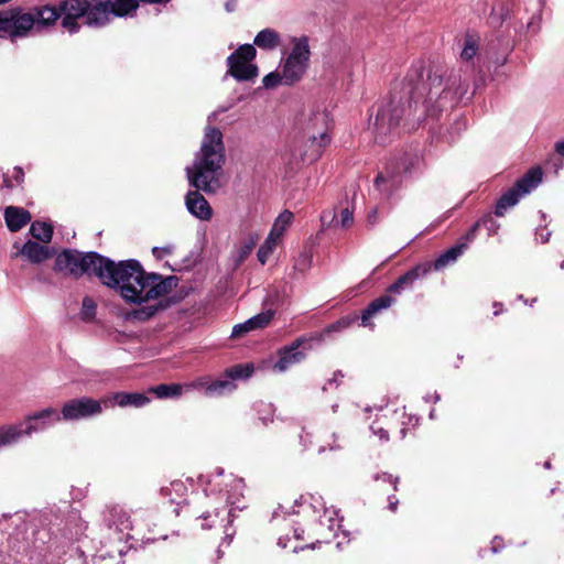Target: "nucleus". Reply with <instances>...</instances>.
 <instances>
[{"mask_svg":"<svg viewBox=\"0 0 564 564\" xmlns=\"http://www.w3.org/2000/svg\"><path fill=\"white\" fill-rule=\"evenodd\" d=\"M54 270L75 278L96 275L104 285L117 290L126 303L137 306L126 314L130 322H147L166 308L160 299L178 284L177 276L147 272L135 259L115 262L94 251L63 250L55 259Z\"/></svg>","mask_w":564,"mask_h":564,"instance_id":"1","label":"nucleus"},{"mask_svg":"<svg viewBox=\"0 0 564 564\" xmlns=\"http://www.w3.org/2000/svg\"><path fill=\"white\" fill-rule=\"evenodd\" d=\"M224 162L225 147L223 133L217 128L207 127L194 165L192 169H186L191 184L197 189L187 193L185 199L186 207L193 216L202 220L210 219L213 212L208 202L198 191L214 193L220 187Z\"/></svg>","mask_w":564,"mask_h":564,"instance_id":"2","label":"nucleus"},{"mask_svg":"<svg viewBox=\"0 0 564 564\" xmlns=\"http://www.w3.org/2000/svg\"><path fill=\"white\" fill-rule=\"evenodd\" d=\"M318 507L313 503L294 501L291 508L280 505L272 513V520L280 517L284 518L286 514H302L304 527L299 524L293 529L294 538L303 539L305 530L313 535L321 536L327 540L330 535H335V529L339 527L337 513L333 509L325 508L322 503L316 501Z\"/></svg>","mask_w":564,"mask_h":564,"instance_id":"3","label":"nucleus"},{"mask_svg":"<svg viewBox=\"0 0 564 564\" xmlns=\"http://www.w3.org/2000/svg\"><path fill=\"white\" fill-rule=\"evenodd\" d=\"M58 422H61L59 411L48 406L28 415L23 422L1 426L0 435L4 440L3 443L8 446L19 442L24 436L43 432Z\"/></svg>","mask_w":564,"mask_h":564,"instance_id":"4","label":"nucleus"},{"mask_svg":"<svg viewBox=\"0 0 564 564\" xmlns=\"http://www.w3.org/2000/svg\"><path fill=\"white\" fill-rule=\"evenodd\" d=\"M509 51V43L503 44L500 40L490 41L480 47V35L475 31H467L459 56L464 62L478 57L492 63L496 67H501L507 64Z\"/></svg>","mask_w":564,"mask_h":564,"instance_id":"5","label":"nucleus"},{"mask_svg":"<svg viewBox=\"0 0 564 564\" xmlns=\"http://www.w3.org/2000/svg\"><path fill=\"white\" fill-rule=\"evenodd\" d=\"M84 24L101 29L111 23L113 18L131 15L139 7L138 0H88Z\"/></svg>","mask_w":564,"mask_h":564,"instance_id":"6","label":"nucleus"},{"mask_svg":"<svg viewBox=\"0 0 564 564\" xmlns=\"http://www.w3.org/2000/svg\"><path fill=\"white\" fill-rule=\"evenodd\" d=\"M330 143L329 134L317 135L302 133L301 138L283 153V161L291 167H300L303 164H311L317 161L326 147Z\"/></svg>","mask_w":564,"mask_h":564,"instance_id":"7","label":"nucleus"},{"mask_svg":"<svg viewBox=\"0 0 564 564\" xmlns=\"http://www.w3.org/2000/svg\"><path fill=\"white\" fill-rule=\"evenodd\" d=\"M200 487L206 496L218 492L220 498H225L227 505L235 509L242 510L245 506L240 505L243 498L245 481L242 478L234 475H225L223 469H217L215 475L198 477Z\"/></svg>","mask_w":564,"mask_h":564,"instance_id":"8","label":"nucleus"},{"mask_svg":"<svg viewBox=\"0 0 564 564\" xmlns=\"http://www.w3.org/2000/svg\"><path fill=\"white\" fill-rule=\"evenodd\" d=\"M252 372L253 366L251 364H240L227 369L218 379L214 380L210 377H199L187 384L186 388L202 390L204 394L209 398L221 397L236 389L235 380L247 379Z\"/></svg>","mask_w":564,"mask_h":564,"instance_id":"9","label":"nucleus"},{"mask_svg":"<svg viewBox=\"0 0 564 564\" xmlns=\"http://www.w3.org/2000/svg\"><path fill=\"white\" fill-rule=\"evenodd\" d=\"M35 28V22L29 11L21 7H10L0 10V39L11 43L29 37Z\"/></svg>","mask_w":564,"mask_h":564,"instance_id":"10","label":"nucleus"},{"mask_svg":"<svg viewBox=\"0 0 564 564\" xmlns=\"http://www.w3.org/2000/svg\"><path fill=\"white\" fill-rule=\"evenodd\" d=\"M420 163V156L414 154H404L402 158L390 162L383 173H379L375 180V186L386 195H390L397 189L402 181L403 174H409Z\"/></svg>","mask_w":564,"mask_h":564,"instance_id":"11","label":"nucleus"},{"mask_svg":"<svg viewBox=\"0 0 564 564\" xmlns=\"http://www.w3.org/2000/svg\"><path fill=\"white\" fill-rule=\"evenodd\" d=\"M282 70H306L312 56L310 39L307 35H289L286 44L281 46Z\"/></svg>","mask_w":564,"mask_h":564,"instance_id":"12","label":"nucleus"},{"mask_svg":"<svg viewBox=\"0 0 564 564\" xmlns=\"http://www.w3.org/2000/svg\"><path fill=\"white\" fill-rule=\"evenodd\" d=\"M542 181V170L533 167L517 181L513 187L501 195L496 204L495 214L502 217L507 209L513 207L519 199L531 193Z\"/></svg>","mask_w":564,"mask_h":564,"instance_id":"13","label":"nucleus"},{"mask_svg":"<svg viewBox=\"0 0 564 564\" xmlns=\"http://www.w3.org/2000/svg\"><path fill=\"white\" fill-rule=\"evenodd\" d=\"M102 412L101 401L88 397L72 399L64 403L61 421H80L99 415Z\"/></svg>","mask_w":564,"mask_h":564,"instance_id":"14","label":"nucleus"},{"mask_svg":"<svg viewBox=\"0 0 564 564\" xmlns=\"http://www.w3.org/2000/svg\"><path fill=\"white\" fill-rule=\"evenodd\" d=\"M403 109L393 101L378 110L375 120L376 141L384 143L387 137L395 129L402 117Z\"/></svg>","mask_w":564,"mask_h":564,"instance_id":"15","label":"nucleus"},{"mask_svg":"<svg viewBox=\"0 0 564 564\" xmlns=\"http://www.w3.org/2000/svg\"><path fill=\"white\" fill-rule=\"evenodd\" d=\"M102 521L107 529L118 534L120 542L127 540L130 536V531L133 529L130 513L120 506L107 507L102 511Z\"/></svg>","mask_w":564,"mask_h":564,"instance_id":"16","label":"nucleus"},{"mask_svg":"<svg viewBox=\"0 0 564 564\" xmlns=\"http://www.w3.org/2000/svg\"><path fill=\"white\" fill-rule=\"evenodd\" d=\"M329 116L325 109H317L307 115H302L299 127L304 134H312L315 132L317 135L328 134Z\"/></svg>","mask_w":564,"mask_h":564,"instance_id":"17","label":"nucleus"},{"mask_svg":"<svg viewBox=\"0 0 564 564\" xmlns=\"http://www.w3.org/2000/svg\"><path fill=\"white\" fill-rule=\"evenodd\" d=\"M303 339H296L290 346H285L278 351V360L272 369L275 372H284L293 365L301 362L305 358V354L299 348L303 344Z\"/></svg>","mask_w":564,"mask_h":564,"instance_id":"18","label":"nucleus"},{"mask_svg":"<svg viewBox=\"0 0 564 564\" xmlns=\"http://www.w3.org/2000/svg\"><path fill=\"white\" fill-rule=\"evenodd\" d=\"M254 44H243L227 57L228 70H258L249 64L256 57Z\"/></svg>","mask_w":564,"mask_h":564,"instance_id":"19","label":"nucleus"},{"mask_svg":"<svg viewBox=\"0 0 564 564\" xmlns=\"http://www.w3.org/2000/svg\"><path fill=\"white\" fill-rule=\"evenodd\" d=\"M432 265L430 263L419 264L403 275H401L394 283L388 288V292L400 294L406 289H411L416 280L425 276L431 271Z\"/></svg>","mask_w":564,"mask_h":564,"instance_id":"20","label":"nucleus"},{"mask_svg":"<svg viewBox=\"0 0 564 564\" xmlns=\"http://www.w3.org/2000/svg\"><path fill=\"white\" fill-rule=\"evenodd\" d=\"M29 13L35 22L34 30L40 31L43 28L51 26L62 17L61 8L53 6H42L32 8Z\"/></svg>","mask_w":564,"mask_h":564,"instance_id":"21","label":"nucleus"},{"mask_svg":"<svg viewBox=\"0 0 564 564\" xmlns=\"http://www.w3.org/2000/svg\"><path fill=\"white\" fill-rule=\"evenodd\" d=\"M273 317L272 311L261 312L243 323L234 326L231 332L232 338L242 337L251 330L261 329L269 325Z\"/></svg>","mask_w":564,"mask_h":564,"instance_id":"22","label":"nucleus"},{"mask_svg":"<svg viewBox=\"0 0 564 564\" xmlns=\"http://www.w3.org/2000/svg\"><path fill=\"white\" fill-rule=\"evenodd\" d=\"M395 302V299L389 294L381 295L371 301L368 306L361 313V325L364 327L375 328V324L371 323V318L384 310H388Z\"/></svg>","mask_w":564,"mask_h":564,"instance_id":"23","label":"nucleus"},{"mask_svg":"<svg viewBox=\"0 0 564 564\" xmlns=\"http://www.w3.org/2000/svg\"><path fill=\"white\" fill-rule=\"evenodd\" d=\"M18 254L26 258L32 263H41L52 257V251L46 246L29 240L22 246Z\"/></svg>","mask_w":564,"mask_h":564,"instance_id":"24","label":"nucleus"},{"mask_svg":"<svg viewBox=\"0 0 564 564\" xmlns=\"http://www.w3.org/2000/svg\"><path fill=\"white\" fill-rule=\"evenodd\" d=\"M4 219L9 230L14 232L31 220V215L23 208L9 206L4 210Z\"/></svg>","mask_w":564,"mask_h":564,"instance_id":"25","label":"nucleus"},{"mask_svg":"<svg viewBox=\"0 0 564 564\" xmlns=\"http://www.w3.org/2000/svg\"><path fill=\"white\" fill-rule=\"evenodd\" d=\"M282 39L280 33L271 28H265L258 32L253 39L254 46L264 51H273L281 46Z\"/></svg>","mask_w":564,"mask_h":564,"instance_id":"26","label":"nucleus"},{"mask_svg":"<svg viewBox=\"0 0 564 564\" xmlns=\"http://www.w3.org/2000/svg\"><path fill=\"white\" fill-rule=\"evenodd\" d=\"M188 492L187 485L182 480H174L169 486L161 488V495L165 497L170 503L181 506L186 502V496Z\"/></svg>","mask_w":564,"mask_h":564,"instance_id":"27","label":"nucleus"},{"mask_svg":"<svg viewBox=\"0 0 564 564\" xmlns=\"http://www.w3.org/2000/svg\"><path fill=\"white\" fill-rule=\"evenodd\" d=\"M111 400L120 408H142L150 402V398L139 392H116Z\"/></svg>","mask_w":564,"mask_h":564,"instance_id":"28","label":"nucleus"},{"mask_svg":"<svg viewBox=\"0 0 564 564\" xmlns=\"http://www.w3.org/2000/svg\"><path fill=\"white\" fill-rule=\"evenodd\" d=\"M466 249L467 242H458L457 245L451 247L435 259L433 263L434 270L440 271L448 264L454 263Z\"/></svg>","mask_w":564,"mask_h":564,"instance_id":"29","label":"nucleus"},{"mask_svg":"<svg viewBox=\"0 0 564 564\" xmlns=\"http://www.w3.org/2000/svg\"><path fill=\"white\" fill-rule=\"evenodd\" d=\"M302 73H268L263 79V86L272 89L279 85H292L301 79Z\"/></svg>","mask_w":564,"mask_h":564,"instance_id":"30","label":"nucleus"},{"mask_svg":"<svg viewBox=\"0 0 564 564\" xmlns=\"http://www.w3.org/2000/svg\"><path fill=\"white\" fill-rule=\"evenodd\" d=\"M62 15H69L76 19L83 18L85 20L88 6V0H64L59 3Z\"/></svg>","mask_w":564,"mask_h":564,"instance_id":"31","label":"nucleus"},{"mask_svg":"<svg viewBox=\"0 0 564 564\" xmlns=\"http://www.w3.org/2000/svg\"><path fill=\"white\" fill-rule=\"evenodd\" d=\"M258 241V234H250L247 238L243 239V241L237 249V256L235 260L236 267H239L250 256L251 251L253 250Z\"/></svg>","mask_w":564,"mask_h":564,"instance_id":"32","label":"nucleus"},{"mask_svg":"<svg viewBox=\"0 0 564 564\" xmlns=\"http://www.w3.org/2000/svg\"><path fill=\"white\" fill-rule=\"evenodd\" d=\"M293 214L289 210L281 213L275 219L269 235L280 240L286 228L291 225Z\"/></svg>","mask_w":564,"mask_h":564,"instance_id":"33","label":"nucleus"},{"mask_svg":"<svg viewBox=\"0 0 564 564\" xmlns=\"http://www.w3.org/2000/svg\"><path fill=\"white\" fill-rule=\"evenodd\" d=\"M30 232L35 239L47 243L52 239L53 227L47 223L34 221L30 227Z\"/></svg>","mask_w":564,"mask_h":564,"instance_id":"34","label":"nucleus"},{"mask_svg":"<svg viewBox=\"0 0 564 564\" xmlns=\"http://www.w3.org/2000/svg\"><path fill=\"white\" fill-rule=\"evenodd\" d=\"M184 387L178 383L171 384H159L152 389L159 399H167L180 397L183 392Z\"/></svg>","mask_w":564,"mask_h":564,"instance_id":"35","label":"nucleus"},{"mask_svg":"<svg viewBox=\"0 0 564 564\" xmlns=\"http://www.w3.org/2000/svg\"><path fill=\"white\" fill-rule=\"evenodd\" d=\"M354 321L355 318L351 317H343L338 319L337 322L328 325L326 328L322 330V333L319 334V339L325 340L330 336L332 333L343 332L344 329L348 328Z\"/></svg>","mask_w":564,"mask_h":564,"instance_id":"36","label":"nucleus"},{"mask_svg":"<svg viewBox=\"0 0 564 564\" xmlns=\"http://www.w3.org/2000/svg\"><path fill=\"white\" fill-rule=\"evenodd\" d=\"M279 240L274 237L268 235L264 242L260 246L257 257L261 264H265L270 256L272 254L273 250L275 249Z\"/></svg>","mask_w":564,"mask_h":564,"instance_id":"37","label":"nucleus"},{"mask_svg":"<svg viewBox=\"0 0 564 564\" xmlns=\"http://www.w3.org/2000/svg\"><path fill=\"white\" fill-rule=\"evenodd\" d=\"M96 314V303L89 297L85 296L82 303V317L85 321L91 319Z\"/></svg>","mask_w":564,"mask_h":564,"instance_id":"38","label":"nucleus"},{"mask_svg":"<svg viewBox=\"0 0 564 564\" xmlns=\"http://www.w3.org/2000/svg\"><path fill=\"white\" fill-rule=\"evenodd\" d=\"M78 19L69 17V15H63L62 19V26L69 33V34H76L80 31L82 25L77 21Z\"/></svg>","mask_w":564,"mask_h":564,"instance_id":"39","label":"nucleus"},{"mask_svg":"<svg viewBox=\"0 0 564 564\" xmlns=\"http://www.w3.org/2000/svg\"><path fill=\"white\" fill-rule=\"evenodd\" d=\"M174 250L173 245H167L164 247H153L152 248V254L155 259L162 260L165 256L171 254Z\"/></svg>","mask_w":564,"mask_h":564,"instance_id":"40","label":"nucleus"},{"mask_svg":"<svg viewBox=\"0 0 564 564\" xmlns=\"http://www.w3.org/2000/svg\"><path fill=\"white\" fill-rule=\"evenodd\" d=\"M354 223V215L348 208H345L340 213L339 224L343 228H348Z\"/></svg>","mask_w":564,"mask_h":564,"instance_id":"41","label":"nucleus"},{"mask_svg":"<svg viewBox=\"0 0 564 564\" xmlns=\"http://www.w3.org/2000/svg\"><path fill=\"white\" fill-rule=\"evenodd\" d=\"M311 261H312V257L310 254H307V253H304V254L301 256V260L300 261H299V259L296 260L294 269L295 270L304 271L306 268L310 267Z\"/></svg>","mask_w":564,"mask_h":564,"instance_id":"42","label":"nucleus"},{"mask_svg":"<svg viewBox=\"0 0 564 564\" xmlns=\"http://www.w3.org/2000/svg\"><path fill=\"white\" fill-rule=\"evenodd\" d=\"M370 430L371 432L377 435L380 441H383V442H387L389 441V433L386 429H383L382 426H377L376 424H372L370 426Z\"/></svg>","mask_w":564,"mask_h":564,"instance_id":"43","label":"nucleus"},{"mask_svg":"<svg viewBox=\"0 0 564 564\" xmlns=\"http://www.w3.org/2000/svg\"><path fill=\"white\" fill-rule=\"evenodd\" d=\"M237 82L253 80L259 73H229Z\"/></svg>","mask_w":564,"mask_h":564,"instance_id":"44","label":"nucleus"},{"mask_svg":"<svg viewBox=\"0 0 564 564\" xmlns=\"http://www.w3.org/2000/svg\"><path fill=\"white\" fill-rule=\"evenodd\" d=\"M344 377V375L341 373V371L337 370L334 372L333 375V378H330L327 383L323 387V391H326L327 390V387H332V386H335L336 388L339 386L340 383V379Z\"/></svg>","mask_w":564,"mask_h":564,"instance_id":"45","label":"nucleus"},{"mask_svg":"<svg viewBox=\"0 0 564 564\" xmlns=\"http://www.w3.org/2000/svg\"><path fill=\"white\" fill-rule=\"evenodd\" d=\"M551 236V231H549L546 228H538L535 231V238L536 240H540L541 243H545L549 241Z\"/></svg>","mask_w":564,"mask_h":564,"instance_id":"46","label":"nucleus"},{"mask_svg":"<svg viewBox=\"0 0 564 564\" xmlns=\"http://www.w3.org/2000/svg\"><path fill=\"white\" fill-rule=\"evenodd\" d=\"M265 409H267L268 415H271V413H272L271 406L268 405V406H265ZM259 419L262 421L263 425H268L269 422H273L272 416L263 415V416H259Z\"/></svg>","mask_w":564,"mask_h":564,"instance_id":"47","label":"nucleus"},{"mask_svg":"<svg viewBox=\"0 0 564 564\" xmlns=\"http://www.w3.org/2000/svg\"><path fill=\"white\" fill-rule=\"evenodd\" d=\"M389 510H391L392 512H395L397 509H398V503H399V500L394 497V496H389Z\"/></svg>","mask_w":564,"mask_h":564,"instance_id":"48","label":"nucleus"},{"mask_svg":"<svg viewBox=\"0 0 564 564\" xmlns=\"http://www.w3.org/2000/svg\"><path fill=\"white\" fill-rule=\"evenodd\" d=\"M382 479L384 481H390L393 484V489L397 490L398 489V481L399 479L398 478H393L391 475H388V474H382Z\"/></svg>","mask_w":564,"mask_h":564,"instance_id":"49","label":"nucleus"},{"mask_svg":"<svg viewBox=\"0 0 564 564\" xmlns=\"http://www.w3.org/2000/svg\"><path fill=\"white\" fill-rule=\"evenodd\" d=\"M476 234L473 232L470 229L468 230V232L460 239L459 242H467V245L474 240Z\"/></svg>","mask_w":564,"mask_h":564,"instance_id":"50","label":"nucleus"},{"mask_svg":"<svg viewBox=\"0 0 564 564\" xmlns=\"http://www.w3.org/2000/svg\"><path fill=\"white\" fill-rule=\"evenodd\" d=\"M555 151L560 155L564 156V139L555 143Z\"/></svg>","mask_w":564,"mask_h":564,"instance_id":"51","label":"nucleus"},{"mask_svg":"<svg viewBox=\"0 0 564 564\" xmlns=\"http://www.w3.org/2000/svg\"><path fill=\"white\" fill-rule=\"evenodd\" d=\"M424 400H425L426 402L433 401L434 403H436V402H438V401L441 400V397H440V394H438L437 392H434V394H433V395H426V397H424Z\"/></svg>","mask_w":564,"mask_h":564,"instance_id":"52","label":"nucleus"},{"mask_svg":"<svg viewBox=\"0 0 564 564\" xmlns=\"http://www.w3.org/2000/svg\"><path fill=\"white\" fill-rule=\"evenodd\" d=\"M225 9L227 12H232L236 10V2L235 1H228L225 4Z\"/></svg>","mask_w":564,"mask_h":564,"instance_id":"53","label":"nucleus"},{"mask_svg":"<svg viewBox=\"0 0 564 564\" xmlns=\"http://www.w3.org/2000/svg\"><path fill=\"white\" fill-rule=\"evenodd\" d=\"M15 172H17L15 180L18 183H20L23 177V171L21 167H15Z\"/></svg>","mask_w":564,"mask_h":564,"instance_id":"54","label":"nucleus"},{"mask_svg":"<svg viewBox=\"0 0 564 564\" xmlns=\"http://www.w3.org/2000/svg\"><path fill=\"white\" fill-rule=\"evenodd\" d=\"M376 215H377V210L376 209L371 210L368 214V220L373 224L376 221Z\"/></svg>","mask_w":564,"mask_h":564,"instance_id":"55","label":"nucleus"},{"mask_svg":"<svg viewBox=\"0 0 564 564\" xmlns=\"http://www.w3.org/2000/svg\"><path fill=\"white\" fill-rule=\"evenodd\" d=\"M499 540L497 536L492 541V552L496 553L498 551V547L496 546V541Z\"/></svg>","mask_w":564,"mask_h":564,"instance_id":"56","label":"nucleus"},{"mask_svg":"<svg viewBox=\"0 0 564 564\" xmlns=\"http://www.w3.org/2000/svg\"><path fill=\"white\" fill-rule=\"evenodd\" d=\"M210 517H212V513H209V512L203 513V514L200 516V518H203L204 520H207V519H208V518H210Z\"/></svg>","mask_w":564,"mask_h":564,"instance_id":"57","label":"nucleus"},{"mask_svg":"<svg viewBox=\"0 0 564 564\" xmlns=\"http://www.w3.org/2000/svg\"><path fill=\"white\" fill-rule=\"evenodd\" d=\"M3 182H4L6 187H12V184L10 183V181L8 178H4Z\"/></svg>","mask_w":564,"mask_h":564,"instance_id":"58","label":"nucleus"},{"mask_svg":"<svg viewBox=\"0 0 564 564\" xmlns=\"http://www.w3.org/2000/svg\"><path fill=\"white\" fill-rule=\"evenodd\" d=\"M478 226H479V223H476V224L470 228V230H471L473 232H475V234H476V231H477V229H478Z\"/></svg>","mask_w":564,"mask_h":564,"instance_id":"59","label":"nucleus"},{"mask_svg":"<svg viewBox=\"0 0 564 564\" xmlns=\"http://www.w3.org/2000/svg\"><path fill=\"white\" fill-rule=\"evenodd\" d=\"M3 442H4V440H3V437L0 435V446H7V444H4Z\"/></svg>","mask_w":564,"mask_h":564,"instance_id":"60","label":"nucleus"},{"mask_svg":"<svg viewBox=\"0 0 564 564\" xmlns=\"http://www.w3.org/2000/svg\"><path fill=\"white\" fill-rule=\"evenodd\" d=\"M340 447H341L340 445H332L330 449H339Z\"/></svg>","mask_w":564,"mask_h":564,"instance_id":"61","label":"nucleus"},{"mask_svg":"<svg viewBox=\"0 0 564 564\" xmlns=\"http://www.w3.org/2000/svg\"><path fill=\"white\" fill-rule=\"evenodd\" d=\"M326 218H327L326 214H323V215H322V217H321V220H322L323 223H325V221H326Z\"/></svg>","mask_w":564,"mask_h":564,"instance_id":"62","label":"nucleus"},{"mask_svg":"<svg viewBox=\"0 0 564 564\" xmlns=\"http://www.w3.org/2000/svg\"><path fill=\"white\" fill-rule=\"evenodd\" d=\"M337 409H338V404H334V405L332 406V410H333V412H334V413L337 411Z\"/></svg>","mask_w":564,"mask_h":564,"instance_id":"63","label":"nucleus"},{"mask_svg":"<svg viewBox=\"0 0 564 564\" xmlns=\"http://www.w3.org/2000/svg\"><path fill=\"white\" fill-rule=\"evenodd\" d=\"M324 452H325V447H324V446H321V447L318 448V453H319V454H322V453H324Z\"/></svg>","mask_w":564,"mask_h":564,"instance_id":"64","label":"nucleus"}]
</instances>
